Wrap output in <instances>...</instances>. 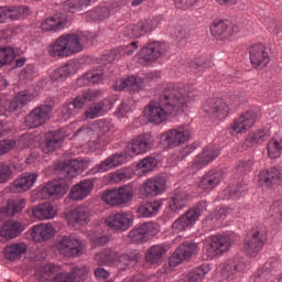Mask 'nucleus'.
Segmentation results:
<instances>
[{
	"instance_id": "nucleus-1",
	"label": "nucleus",
	"mask_w": 282,
	"mask_h": 282,
	"mask_svg": "<svg viewBox=\"0 0 282 282\" xmlns=\"http://www.w3.org/2000/svg\"><path fill=\"white\" fill-rule=\"evenodd\" d=\"M193 102V95L175 88L170 84L159 96V102L151 101L144 108V116L152 124H162L173 113H184V107Z\"/></svg>"
},
{
	"instance_id": "nucleus-2",
	"label": "nucleus",
	"mask_w": 282,
	"mask_h": 282,
	"mask_svg": "<svg viewBox=\"0 0 282 282\" xmlns=\"http://www.w3.org/2000/svg\"><path fill=\"white\" fill-rule=\"evenodd\" d=\"M113 121L111 119H102L93 123L80 127L75 135H86L90 138L87 147L90 153L96 151H105L107 144L113 140Z\"/></svg>"
},
{
	"instance_id": "nucleus-3",
	"label": "nucleus",
	"mask_w": 282,
	"mask_h": 282,
	"mask_svg": "<svg viewBox=\"0 0 282 282\" xmlns=\"http://www.w3.org/2000/svg\"><path fill=\"white\" fill-rule=\"evenodd\" d=\"M97 265H116L121 263L126 268H133L140 261V253L138 251H131L130 253H123L121 256L113 249H105L95 256Z\"/></svg>"
},
{
	"instance_id": "nucleus-4",
	"label": "nucleus",
	"mask_w": 282,
	"mask_h": 282,
	"mask_svg": "<svg viewBox=\"0 0 282 282\" xmlns=\"http://www.w3.org/2000/svg\"><path fill=\"white\" fill-rule=\"evenodd\" d=\"M191 138H193V128L191 124L183 123L164 132L161 135V144L165 149H175L186 144Z\"/></svg>"
},
{
	"instance_id": "nucleus-5",
	"label": "nucleus",
	"mask_w": 282,
	"mask_h": 282,
	"mask_svg": "<svg viewBox=\"0 0 282 282\" xmlns=\"http://www.w3.org/2000/svg\"><path fill=\"white\" fill-rule=\"evenodd\" d=\"M221 151L215 145H207L198 153L195 159L189 162L185 169L187 175H197L202 169H206L210 162L217 160Z\"/></svg>"
},
{
	"instance_id": "nucleus-6",
	"label": "nucleus",
	"mask_w": 282,
	"mask_h": 282,
	"mask_svg": "<svg viewBox=\"0 0 282 282\" xmlns=\"http://www.w3.org/2000/svg\"><path fill=\"white\" fill-rule=\"evenodd\" d=\"M235 237H237V235L235 234H217L212 236L210 241L205 249L207 259H217L221 257L224 253L228 252V250L232 248Z\"/></svg>"
},
{
	"instance_id": "nucleus-7",
	"label": "nucleus",
	"mask_w": 282,
	"mask_h": 282,
	"mask_svg": "<svg viewBox=\"0 0 282 282\" xmlns=\"http://www.w3.org/2000/svg\"><path fill=\"white\" fill-rule=\"evenodd\" d=\"M55 250H57L61 257L76 259V257L83 254L85 246L83 241L75 236H62L55 243Z\"/></svg>"
},
{
	"instance_id": "nucleus-8",
	"label": "nucleus",
	"mask_w": 282,
	"mask_h": 282,
	"mask_svg": "<svg viewBox=\"0 0 282 282\" xmlns=\"http://www.w3.org/2000/svg\"><path fill=\"white\" fill-rule=\"evenodd\" d=\"M133 199V187L123 185L119 188L106 189L101 194V200L108 206L118 207L129 204Z\"/></svg>"
},
{
	"instance_id": "nucleus-9",
	"label": "nucleus",
	"mask_w": 282,
	"mask_h": 282,
	"mask_svg": "<svg viewBox=\"0 0 282 282\" xmlns=\"http://www.w3.org/2000/svg\"><path fill=\"white\" fill-rule=\"evenodd\" d=\"M207 209L208 202L202 200L196 205V207L188 209L183 216L176 219L172 224V230H174V232H182V230L189 228V226H193V224L199 219L202 213L206 212Z\"/></svg>"
},
{
	"instance_id": "nucleus-10",
	"label": "nucleus",
	"mask_w": 282,
	"mask_h": 282,
	"mask_svg": "<svg viewBox=\"0 0 282 282\" xmlns=\"http://www.w3.org/2000/svg\"><path fill=\"white\" fill-rule=\"evenodd\" d=\"M155 144V139L151 133H143L134 137L130 143L126 147V155L129 158H135V155H142V153H149Z\"/></svg>"
},
{
	"instance_id": "nucleus-11",
	"label": "nucleus",
	"mask_w": 282,
	"mask_h": 282,
	"mask_svg": "<svg viewBox=\"0 0 282 282\" xmlns=\"http://www.w3.org/2000/svg\"><path fill=\"white\" fill-rule=\"evenodd\" d=\"M231 101H226L223 98H216L212 101L209 109L205 108V111L209 118H216L217 120H226L230 111V107H239V98L237 96H231Z\"/></svg>"
},
{
	"instance_id": "nucleus-12",
	"label": "nucleus",
	"mask_w": 282,
	"mask_h": 282,
	"mask_svg": "<svg viewBox=\"0 0 282 282\" xmlns=\"http://www.w3.org/2000/svg\"><path fill=\"white\" fill-rule=\"evenodd\" d=\"M169 52V44L162 42H150L138 52L139 63H155Z\"/></svg>"
},
{
	"instance_id": "nucleus-13",
	"label": "nucleus",
	"mask_w": 282,
	"mask_h": 282,
	"mask_svg": "<svg viewBox=\"0 0 282 282\" xmlns=\"http://www.w3.org/2000/svg\"><path fill=\"white\" fill-rule=\"evenodd\" d=\"M66 50L68 51L69 56H74V54H79V52H83L89 43H91V34L89 33H68L63 34Z\"/></svg>"
},
{
	"instance_id": "nucleus-14",
	"label": "nucleus",
	"mask_w": 282,
	"mask_h": 282,
	"mask_svg": "<svg viewBox=\"0 0 282 282\" xmlns=\"http://www.w3.org/2000/svg\"><path fill=\"white\" fill-rule=\"evenodd\" d=\"M267 240L268 236L265 232L259 230V228L252 229L245 238L243 250L247 252L248 257H257L261 248L265 246Z\"/></svg>"
},
{
	"instance_id": "nucleus-15",
	"label": "nucleus",
	"mask_w": 282,
	"mask_h": 282,
	"mask_svg": "<svg viewBox=\"0 0 282 282\" xmlns=\"http://www.w3.org/2000/svg\"><path fill=\"white\" fill-rule=\"evenodd\" d=\"M197 252H199V245H197V242H183L170 257L169 263L171 268H177L182 261L191 259V257H193V254H197Z\"/></svg>"
},
{
	"instance_id": "nucleus-16",
	"label": "nucleus",
	"mask_w": 282,
	"mask_h": 282,
	"mask_svg": "<svg viewBox=\"0 0 282 282\" xmlns=\"http://www.w3.org/2000/svg\"><path fill=\"white\" fill-rule=\"evenodd\" d=\"M160 232V228L158 224L153 221L144 223L141 226L132 229L128 237L134 243H144V241H149L151 237H155Z\"/></svg>"
},
{
	"instance_id": "nucleus-17",
	"label": "nucleus",
	"mask_w": 282,
	"mask_h": 282,
	"mask_svg": "<svg viewBox=\"0 0 282 282\" xmlns=\"http://www.w3.org/2000/svg\"><path fill=\"white\" fill-rule=\"evenodd\" d=\"M51 105H41L34 108L26 117L25 124L30 129H36V127H42L50 120V113H52Z\"/></svg>"
},
{
	"instance_id": "nucleus-18",
	"label": "nucleus",
	"mask_w": 282,
	"mask_h": 282,
	"mask_svg": "<svg viewBox=\"0 0 282 282\" xmlns=\"http://www.w3.org/2000/svg\"><path fill=\"white\" fill-rule=\"evenodd\" d=\"M122 164H127L126 153L111 154L90 169L89 174L96 175L98 173H107L113 169H118V166H122Z\"/></svg>"
},
{
	"instance_id": "nucleus-19",
	"label": "nucleus",
	"mask_w": 282,
	"mask_h": 282,
	"mask_svg": "<svg viewBox=\"0 0 282 282\" xmlns=\"http://www.w3.org/2000/svg\"><path fill=\"white\" fill-rule=\"evenodd\" d=\"M254 122H257V113L254 111H246L234 120L229 127V133L230 135H239V133L243 134L248 129L254 127Z\"/></svg>"
},
{
	"instance_id": "nucleus-20",
	"label": "nucleus",
	"mask_w": 282,
	"mask_h": 282,
	"mask_svg": "<svg viewBox=\"0 0 282 282\" xmlns=\"http://www.w3.org/2000/svg\"><path fill=\"white\" fill-rule=\"evenodd\" d=\"M54 171L56 175H61V177L74 180V177L78 176V173H83V171H85V164L83 161L70 160L68 162L57 163Z\"/></svg>"
},
{
	"instance_id": "nucleus-21",
	"label": "nucleus",
	"mask_w": 282,
	"mask_h": 282,
	"mask_svg": "<svg viewBox=\"0 0 282 282\" xmlns=\"http://www.w3.org/2000/svg\"><path fill=\"white\" fill-rule=\"evenodd\" d=\"M249 58L254 69H263L270 63V54L263 44H256L249 48Z\"/></svg>"
},
{
	"instance_id": "nucleus-22",
	"label": "nucleus",
	"mask_w": 282,
	"mask_h": 282,
	"mask_svg": "<svg viewBox=\"0 0 282 282\" xmlns=\"http://www.w3.org/2000/svg\"><path fill=\"white\" fill-rule=\"evenodd\" d=\"M115 91H124L127 89L130 94H138L144 89V78L134 75L117 79L113 84Z\"/></svg>"
},
{
	"instance_id": "nucleus-23",
	"label": "nucleus",
	"mask_w": 282,
	"mask_h": 282,
	"mask_svg": "<svg viewBox=\"0 0 282 282\" xmlns=\"http://www.w3.org/2000/svg\"><path fill=\"white\" fill-rule=\"evenodd\" d=\"M166 187V181L163 177L155 176L148 178L143 185L139 188L141 197H151L162 195Z\"/></svg>"
},
{
	"instance_id": "nucleus-24",
	"label": "nucleus",
	"mask_w": 282,
	"mask_h": 282,
	"mask_svg": "<svg viewBox=\"0 0 282 282\" xmlns=\"http://www.w3.org/2000/svg\"><path fill=\"white\" fill-rule=\"evenodd\" d=\"M66 219L73 228H80L91 221V212L87 206H77L68 213Z\"/></svg>"
},
{
	"instance_id": "nucleus-25",
	"label": "nucleus",
	"mask_w": 282,
	"mask_h": 282,
	"mask_svg": "<svg viewBox=\"0 0 282 282\" xmlns=\"http://www.w3.org/2000/svg\"><path fill=\"white\" fill-rule=\"evenodd\" d=\"M133 224V216L129 213L119 212L115 215H110L106 218V226L111 228V230H129Z\"/></svg>"
},
{
	"instance_id": "nucleus-26",
	"label": "nucleus",
	"mask_w": 282,
	"mask_h": 282,
	"mask_svg": "<svg viewBox=\"0 0 282 282\" xmlns=\"http://www.w3.org/2000/svg\"><path fill=\"white\" fill-rule=\"evenodd\" d=\"M258 182L260 186L264 188H276L282 182V173L279 167H270L268 170H262L259 173Z\"/></svg>"
},
{
	"instance_id": "nucleus-27",
	"label": "nucleus",
	"mask_w": 282,
	"mask_h": 282,
	"mask_svg": "<svg viewBox=\"0 0 282 282\" xmlns=\"http://www.w3.org/2000/svg\"><path fill=\"white\" fill-rule=\"evenodd\" d=\"M95 185L96 178H85L80 181L70 188V199H75V202L86 199V197H89V195L91 194V191H94Z\"/></svg>"
},
{
	"instance_id": "nucleus-28",
	"label": "nucleus",
	"mask_w": 282,
	"mask_h": 282,
	"mask_svg": "<svg viewBox=\"0 0 282 282\" xmlns=\"http://www.w3.org/2000/svg\"><path fill=\"white\" fill-rule=\"evenodd\" d=\"M36 180H39L37 173H23L10 185V193H25V191H30L34 186Z\"/></svg>"
},
{
	"instance_id": "nucleus-29",
	"label": "nucleus",
	"mask_w": 282,
	"mask_h": 282,
	"mask_svg": "<svg viewBox=\"0 0 282 282\" xmlns=\"http://www.w3.org/2000/svg\"><path fill=\"white\" fill-rule=\"evenodd\" d=\"M224 172L220 170H209L199 181L198 188H200V191H214V188H217V186L224 182Z\"/></svg>"
},
{
	"instance_id": "nucleus-30",
	"label": "nucleus",
	"mask_w": 282,
	"mask_h": 282,
	"mask_svg": "<svg viewBox=\"0 0 282 282\" xmlns=\"http://www.w3.org/2000/svg\"><path fill=\"white\" fill-rule=\"evenodd\" d=\"M67 193V186L58 181H51L40 189L42 199H61Z\"/></svg>"
},
{
	"instance_id": "nucleus-31",
	"label": "nucleus",
	"mask_w": 282,
	"mask_h": 282,
	"mask_svg": "<svg viewBox=\"0 0 282 282\" xmlns=\"http://www.w3.org/2000/svg\"><path fill=\"white\" fill-rule=\"evenodd\" d=\"M237 26L224 19H216L210 25L212 35L220 39H230L232 34L237 33Z\"/></svg>"
},
{
	"instance_id": "nucleus-32",
	"label": "nucleus",
	"mask_w": 282,
	"mask_h": 282,
	"mask_svg": "<svg viewBox=\"0 0 282 282\" xmlns=\"http://www.w3.org/2000/svg\"><path fill=\"white\" fill-rule=\"evenodd\" d=\"M155 28L149 21H139L135 24H129L122 30L123 36L126 39H140V36H144V34H149V32H153Z\"/></svg>"
},
{
	"instance_id": "nucleus-33",
	"label": "nucleus",
	"mask_w": 282,
	"mask_h": 282,
	"mask_svg": "<svg viewBox=\"0 0 282 282\" xmlns=\"http://www.w3.org/2000/svg\"><path fill=\"white\" fill-rule=\"evenodd\" d=\"M279 270H281V262L274 258H271L264 263L263 268L259 269L253 275V281L265 282L268 279H270V276H274Z\"/></svg>"
},
{
	"instance_id": "nucleus-34",
	"label": "nucleus",
	"mask_w": 282,
	"mask_h": 282,
	"mask_svg": "<svg viewBox=\"0 0 282 282\" xmlns=\"http://www.w3.org/2000/svg\"><path fill=\"white\" fill-rule=\"evenodd\" d=\"M65 134L61 130L48 131L45 133V143L41 145L43 153H52L56 149H61Z\"/></svg>"
},
{
	"instance_id": "nucleus-35",
	"label": "nucleus",
	"mask_w": 282,
	"mask_h": 282,
	"mask_svg": "<svg viewBox=\"0 0 282 282\" xmlns=\"http://www.w3.org/2000/svg\"><path fill=\"white\" fill-rule=\"evenodd\" d=\"M25 230V224L19 220H7L0 228V236L3 239H17Z\"/></svg>"
},
{
	"instance_id": "nucleus-36",
	"label": "nucleus",
	"mask_w": 282,
	"mask_h": 282,
	"mask_svg": "<svg viewBox=\"0 0 282 282\" xmlns=\"http://www.w3.org/2000/svg\"><path fill=\"white\" fill-rule=\"evenodd\" d=\"M33 241L41 243V241H47V239H52L54 237V227L50 224H39L34 225L29 230Z\"/></svg>"
},
{
	"instance_id": "nucleus-37",
	"label": "nucleus",
	"mask_w": 282,
	"mask_h": 282,
	"mask_svg": "<svg viewBox=\"0 0 282 282\" xmlns=\"http://www.w3.org/2000/svg\"><path fill=\"white\" fill-rule=\"evenodd\" d=\"M246 270V263L231 261L225 264L223 269V275L228 281H237V279H241Z\"/></svg>"
},
{
	"instance_id": "nucleus-38",
	"label": "nucleus",
	"mask_w": 282,
	"mask_h": 282,
	"mask_svg": "<svg viewBox=\"0 0 282 282\" xmlns=\"http://www.w3.org/2000/svg\"><path fill=\"white\" fill-rule=\"evenodd\" d=\"M105 80V72L102 68H94L77 79L78 87H85L86 85H100Z\"/></svg>"
},
{
	"instance_id": "nucleus-39",
	"label": "nucleus",
	"mask_w": 282,
	"mask_h": 282,
	"mask_svg": "<svg viewBox=\"0 0 282 282\" xmlns=\"http://www.w3.org/2000/svg\"><path fill=\"white\" fill-rule=\"evenodd\" d=\"M87 279V268H74L70 273H58L54 282H83Z\"/></svg>"
},
{
	"instance_id": "nucleus-40",
	"label": "nucleus",
	"mask_w": 282,
	"mask_h": 282,
	"mask_svg": "<svg viewBox=\"0 0 282 282\" xmlns=\"http://www.w3.org/2000/svg\"><path fill=\"white\" fill-rule=\"evenodd\" d=\"M56 208H54V205L52 203H44L39 204L37 206L32 208V215L35 217V219H40V221H43L45 219H54L57 215Z\"/></svg>"
},
{
	"instance_id": "nucleus-41",
	"label": "nucleus",
	"mask_w": 282,
	"mask_h": 282,
	"mask_svg": "<svg viewBox=\"0 0 282 282\" xmlns=\"http://www.w3.org/2000/svg\"><path fill=\"white\" fill-rule=\"evenodd\" d=\"M28 252L25 242H15L7 246L3 250L4 259L8 261H19Z\"/></svg>"
},
{
	"instance_id": "nucleus-42",
	"label": "nucleus",
	"mask_w": 282,
	"mask_h": 282,
	"mask_svg": "<svg viewBox=\"0 0 282 282\" xmlns=\"http://www.w3.org/2000/svg\"><path fill=\"white\" fill-rule=\"evenodd\" d=\"M138 50V41H132L130 44L126 46H119L110 51V55L108 58L109 63H113V61H120L122 56H133Z\"/></svg>"
},
{
	"instance_id": "nucleus-43",
	"label": "nucleus",
	"mask_w": 282,
	"mask_h": 282,
	"mask_svg": "<svg viewBox=\"0 0 282 282\" xmlns=\"http://www.w3.org/2000/svg\"><path fill=\"white\" fill-rule=\"evenodd\" d=\"M48 54L53 58L69 57V52L67 51V44L65 43V37H63V35L56 39L55 42L48 46Z\"/></svg>"
},
{
	"instance_id": "nucleus-44",
	"label": "nucleus",
	"mask_w": 282,
	"mask_h": 282,
	"mask_svg": "<svg viewBox=\"0 0 282 282\" xmlns=\"http://www.w3.org/2000/svg\"><path fill=\"white\" fill-rule=\"evenodd\" d=\"M65 25H67V19L61 18V15L56 14L47 18L42 23V30L44 32H61V30H65Z\"/></svg>"
},
{
	"instance_id": "nucleus-45",
	"label": "nucleus",
	"mask_w": 282,
	"mask_h": 282,
	"mask_svg": "<svg viewBox=\"0 0 282 282\" xmlns=\"http://www.w3.org/2000/svg\"><path fill=\"white\" fill-rule=\"evenodd\" d=\"M61 272V265L48 263L36 269L35 276L40 282L52 281V276Z\"/></svg>"
},
{
	"instance_id": "nucleus-46",
	"label": "nucleus",
	"mask_w": 282,
	"mask_h": 282,
	"mask_svg": "<svg viewBox=\"0 0 282 282\" xmlns=\"http://www.w3.org/2000/svg\"><path fill=\"white\" fill-rule=\"evenodd\" d=\"M164 206L162 200L144 202L138 207L140 217H155Z\"/></svg>"
},
{
	"instance_id": "nucleus-47",
	"label": "nucleus",
	"mask_w": 282,
	"mask_h": 282,
	"mask_svg": "<svg viewBox=\"0 0 282 282\" xmlns=\"http://www.w3.org/2000/svg\"><path fill=\"white\" fill-rule=\"evenodd\" d=\"M32 100H34V94L29 90H22L9 102V111H17V109L25 107V105H29Z\"/></svg>"
},
{
	"instance_id": "nucleus-48",
	"label": "nucleus",
	"mask_w": 282,
	"mask_h": 282,
	"mask_svg": "<svg viewBox=\"0 0 282 282\" xmlns=\"http://www.w3.org/2000/svg\"><path fill=\"white\" fill-rule=\"evenodd\" d=\"M188 204V194L186 192H178L169 198V208L172 213H180L186 208Z\"/></svg>"
},
{
	"instance_id": "nucleus-49",
	"label": "nucleus",
	"mask_w": 282,
	"mask_h": 282,
	"mask_svg": "<svg viewBox=\"0 0 282 282\" xmlns=\"http://www.w3.org/2000/svg\"><path fill=\"white\" fill-rule=\"evenodd\" d=\"M72 74H74V65L65 64L51 72L50 78L53 83H65Z\"/></svg>"
},
{
	"instance_id": "nucleus-50",
	"label": "nucleus",
	"mask_w": 282,
	"mask_h": 282,
	"mask_svg": "<svg viewBox=\"0 0 282 282\" xmlns=\"http://www.w3.org/2000/svg\"><path fill=\"white\" fill-rule=\"evenodd\" d=\"M25 208L24 198L10 199L6 207L0 208L2 215H9V217H14L18 213H21Z\"/></svg>"
},
{
	"instance_id": "nucleus-51",
	"label": "nucleus",
	"mask_w": 282,
	"mask_h": 282,
	"mask_svg": "<svg viewBox=\"0 0 282 282\" xmlns=\"http://www.w3.org/2000/svg\"><path fill=\"white\" fill-rule=\"evenodd\" d=\"M208 272H210V264H202L186 274L183 282H203Z\"/></svg>"
},
{
	"instance_id": "nucleus-52",
	"label": "nucleus",
	"mask_w": 282,
	"mask_h": 282,
	"mask_svg": "<svg viewBox=\"0 0 282 282\" xmlns=\"http://www.w3.org/2000/svg\"><path fill=\"white\" fill-rule=\"evenodd\" d=\"M164 254H166V249L160 245H154L148 249L145 253V261L147 263L155 265L162 261V257H164Z\"/></svg>"
},
{
	"instance_id": "nucleus-53",
	"label": "nucleus",
	"mask_w": 282,
	"mask_h": 282,
	"mask_svg": "<svg viewBox=\"0 0 282 282\" xmlns=\"http://www.w3.org/2000/svg\"><path fill=\"white\" fill-rule=\"evenodd\" d=\"M268 155L271 160H276L282 155V137H273L268 142Z\"/></svg>"
},
{
	"instance_id": "nucleus-54",
	"label": "nucleus",
	"mask_w": 282,
	"mask_h": 282,
	"mask_svg": "<svg viewBox=\"0 0 282 282\" xmlns=\"http://www.w3.org/2000/svg\"><path fill=\"white\" fill-rule=\"evenodd\" d=\"M126 180H131L130 169L117 170L106 176V181L110 184H120V182H126Z\"/></svg>"
},
{
	"instance_id": "nucleus-55",
	"label": "nucleus",
	"mask_w": 282,
	"mask_h": 282,
	"mask_svg": "<svg viewBox=\"0 0 282 282\" xmlns=\"http://www.w3.org/2000/svg\"><path fill=\"white\" fill-rule=\"evenodd\" d=\"M248 191V185L238 184L237 186H229L224 191L225 199H241L246 192Z\"/></svg>"
},
{
	"instance_id": "nucleus-56",
	"label": "nucleus",
	"mask_w": 282,
	"mask_h": 282,
	"mask_svg": "<svg viewBox=\"0 0 282 282\" xmlns=\"http://www.w3.org/2000/svg\"><path fill=\"white\" fill-rule=\"evenodd\" d=\"M105 113V100L99 101L95 104L94 106H90L86 111H85V118L89 120H95V118H100Z\"/></svg>"
},
{
	"instance_id": "nucleus-57",
	"label": "nucleus",
	"mask_w": 282,
	"mask_h": 282,
	"mask_svg": "<svg viewBox=\"0 0 282 282\" xmlns=\"http://www.w3.org/2000/svg\"><path fill=\"white\" fill-rule=\"evenodd\" d=\"M117 6V3H112L110 7H99L91 13V17L95 21H105V19H109V17H111L113 8Z\"/></svg>"
},
{
	"instance_id": "nucleus-58",
	"label": "nucleus",
	"mask_w": 282,
	"mask_h": 282,
	"mask_svg": "<svg viewBox=\"0 0 282 282\" xmlns=\"http://www.w3.org/2000/svg\"><path fill=\"white\" fill-rule=\"evenodd\" d=\"M14 48L10 46H6L0 48V67H3V65H10L12 61L15 58Z\"/></svg>"
},
{
	"instance_id": "nucleus-59",
	"label": "nucleus",
	"mask_w": 282,
	"mask_h": 282,
	"mask_svg": "<svg viewBox=\"0 0 282 282\" xmlns=\"http://www.w3.org/2000/svg\"><path fill=\"white\" fill-rule=\"evenodd\" d=\"M17 19H19L17 8L0 7V23H6V21H17Z\"/></svg>"
},
{
	"instance_id": "nucleus-60",
	"label": "nucleus",
	"mask_w": 282,
	"mask_h": 282,
	"mask_svg": "<svg viewBox=\"0 0 282 282\" xmlns=\"http://www.w3.org/2000/svg\"><path fill=\"white\" fill-rule=\"evenodd\" d=\"M158 166V159L154 156H147L140 163H138V169L141 173H149V171H153Z\"/></svg>"
},
{
	"instance_id": "nucleus-61",
	"label": "nucleus",
	"mask_w": 282,
	"mask_h": 282,
	"mask_svg": "<svg viewBox=\"0 0 282 282\" xmlns=\"http://www.w3.org/2000/svg\"><path fill=\"white\" fill-rule=\"evenodd\" d=\"M59 113L62 116V120H69L72 116H76L78 113L77 108L74 106L73 101L66 102L62 106Z\"/></svg>"
},
{
	"instance_id": "nucleus-62",
	"label": "nucleus",
	"mask_w": 282,
	"mask_h": 282,
	"mask_svg": "<svg viewBox=\"0 0 282 282\" xmlns=\"http://www.w3.org/2000/svg\"><path fill=\"white\" fill-rule=\"evenodd\" d=\"M265 140H268V133L265 130H257L256 132H251L247 138V142H250V144H263Z\"/></svg>"
},
{
	"instance_id": "nucleus-63",
	"label": "nucleus",
	"mask_w": 282,
	"mask_h": 282,
	"mask_svg": "<svg viewBox=\"0 0 282 282\" xmlns=\"http://www.w3.org/2000/svg\"><path fill=\"white\" fill-rule=\"evenodd\" d=\"M252 166H254V160L245 159L238 162L237 172L241 173V175H248L252 171Z\"/></svg>"
},
{
	"instance_id": "nucleus-64",
	"label": "nucleus",
	"mask_w": 282,
	"mask_h": 282,
	"mask_svg": "<svg viewBox=\"0 0 282 282\" xmlns=\"http://www.w3.org/2000/svg\"><path fill=\"white\" fill-rule=\"evenodd\" d=\"M269 215L276 223L282 221V202L275 200L269 210Z\"/></svg>"
}]
</instances>
